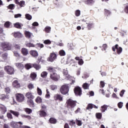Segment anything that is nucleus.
Masks as SVG:
<instances>
[{
  "instance_id": "f257e3e1",
  "label": "nucleus",
  "mask_w": 128,
  "mask_h": 128,
  "mask_svg": "<svg viewBox=\"0 0 128 128\" xmlns=\"http://www.w3.org/2000/svg\"><path fill=\"white\" fill-rule=\"evenodd\" d=\"M48 70L50 74V78L55 82H58L60 80V75L56 74V68L52 67H48Z\"/></svg>"
},
{
  "instance_id": "f03ea898",
  "label": "nucleus",
  "mask_w": 128,
  "mask_h": 128,
  "mask_svg": "<svg viewBox=\"0 0 128 128\" xmlns=\"http://www.w3.org/2000/svg\"><path fill=\"white\" fill-rule=\"evenodd\" d=\"M0 49L2 50H12V45L6 42H0Z\"/></svg>"
},
{
  "instance_id": "7ed1b4c3",
  "label": "nucleus",
  "mask_w": 128,
  "mask_h": 128,
  "mask_svg": "<svg viewBox=\"0 0 128 128\" xmlns=\"http://www.w3.org/2000/svg\"><path fill=\"white\" fill-rule=\"evenodd\" d=\"M69 91L68 84H64L60 88V92L62 94H68Z\"/></svg>"
},
{
  "instance_id": "20e7f679",
  "label": "nucleus",
  "mask_w": 128,
  "mask_h": 128,
  "mask_svg": "<svg viewBox=\"0 0 128 128\" xmlns=\"http://www.w3.org/2000/svg\"><path fill=\"white\" fill-rule=\"evenodd\" d=\"M67 104L68 108L72 109L76 106V102L72 99H69L67 101Z\"/></svg>"
},
{
  "instance_id": "39448f33",
  "label": "nucleus",
  "mask_w": 128,
  "mask_h": 128,
  "mask_svg": "<svg viewBox=\"0 0 128 128\" xmlns=\"http://www.w3.org/2000/svg\"><path fill=\"white\" fill-rule=\"evenodd\" d=\"M4 70L8 74H14V69L11 66H6L4 67Z\"/></svg>"
},
{
  "instance_id": "423d86ee",
  "label": "nucleus",
  "mask_w": 128,
  "mask_h": 128,
  "mask_svg": "<svg viewBox=\"0 0 128 128\" xmlns=\"http://www.w3.org/2000/svg\"><path fill=\"white\" fill-rule=\"evenodd\" d=\"M56 54L54 52H52L50 54V56L47 58L48 62H54L56 59Z\"/></svg>"
},
{
  "instance_id": "0eeeda50",
  "label": "nucleus",
  "mask_w": 128,
  "mask_h": 128,
  "mask_svg": "<svg viewBox=\"0 0 128 128\" xmlns=\"http://www.w3.org/2000/svg\"><path fill=\"white\" fill-rule=\"evenodd\" d=\"M74 92L76 96H80V95L82 94V88L78 86H76L74 88Z\"/></svg>"
},
{
  "instance_id": "6e6552de",
  "label": "nucleus",
  "mask_w": 128,
  "mask_h": 128,
  "mask_svg": "<svg viewBox=\"0 0 128 128\" xmlns=\"http://www.w3.org/2000/svg\"><path fill=\"white\" fill-rule=\"evenodd\" d=\"M17 102H24V96L22 94H16Z\"/></svg>"
},
{
  "instance_id": "1a4fd4ad",
  "label": "nucleus",
  "mask_w": 128,
  "mask_h": 128,
  "mask_svg": "<svg viewBox=\"0 0 128 128\" xmlns=\"http://www.w3.org/2000/svg\"><path fill=\"white\" fill-rule=\"evenodd\" d=\"M18 124H22V122H14L12 121L10 123V126L13 128H18Z\"/></svg>"
},
{
  "instance_id": "9d476101",
  "label": "nucleus",
  "mask_w": 128,
  "mask_h": 128,
  "mask_svg": "<svg viewBox=\"0 0 128 128\" xmlns=\"http://www.w3.org/2000/svg\"><path fill=\"white\" fill-rule=\"evenodd\" d=\"M86 24L87 28L89 30L94 27V23L92 22H90L88 23H86Z\"/></svg>"
},
{
  "instance_id": "9b49d317",
  "label": "nucleus",
  "mask_w": 128,
  "mask_h": 128,
  "mask_svg": "<svg viewBox=\"0 0 128 128\" xmlns=\"http://www.w3.org/2000/svg\"><path fill=\"white\" fill-rule=\"evenodd\" d=\"M63 74L65 76L66 80H68L70 78V76L68 75V72L67 69H64L63 70Z\"/></svg>"
},
{
  "instance_id": "f8f14e48",
  "label": "nucleus",
  "mask_w": 128,
  "mask_h": 128,
  "mask_svg": "<svg viewBox=\"0 0 128 128\" xmlns=\"http://www.w3.org/2000/svg\"><path fill=\"white\" fill-rule=\"evenodd\" d=\"M16 4H18V6H20V7L18 8V9L20 10V8H24V6H26V2L24 0H22L18 2V3H17Z\"/></svg>"
},
{
  "instance_id": "ddd939ff",
  "label": "nucleus",
  "mask_w": 128,
  "mask_h": 128,
  "mask_svg": "<svg viewBox=\"0 0 128 128\" xmlns=\"http://www.w3.org/2000/svg\"><path fill=\"white\" fill-rule=\"evenodd\" d=\"M8 98H10V96L8 95L2 94L0 96V100H8Z\"/></svg>"
},
{
  "instance_id": "4468645a",
  "label": "nucleus",
  "mask_w": 128,
  "mask_h": 128,
  "mask_svg": "<svg viewBox=\"0 0 128 128\" xmlns=\"http://www.w3.org/2000/svg\"><path fill=\"white\" fill-rule=\"evenodd\" d=\"M14 38H22V34L20 32H15L14 33Z\"/></svg>"
},
{
  "instance_id": "2eb2a0df",
  "label": "nucleus",
  "mask_w": 128,
  "mask_h": 128,
  "mask_svg": "<svg viewBox=\"0 0 128 128\" xmlns=\"http://www.w3.org/2000/svg\"><path fill=\"white\" fill-rule=\"evenodd\" d=\"M54 98L55 100H60V102H62V96L60 94H56L54 96Z\"/></svg>"
},
{
  "instance_id": "dca6fc26",
  "label": "nucleus",
  "mask_w": 128,
  "mask_h": 128,
  "mask_svg": "<svg viewBox=\"0 0 128 128\" xmlns=\"http://www.w3.org/2000/svg\"><path fill=\"white\" fill-rule=\"evenodd\" d=\"M30 54L32 56H34V58H36V56H38V52L36 50H31L30 52Z\"/></svg>"
},
{
  "instance_id": "f3484780",
  "label": "nucleus",
  "mask_w": 128,
  "mask_h": 128,
  "mask_svg": "<svg viewBox=\"0 0 128 128\" xmlns=\"http://www.w3.org/2000/svg\"><path fill=\"white\" fill-rule=\"evenodd\" d=\"M115 48H116V52L118 54H120L122 52V48L120 47H118V44H116L115 46Z\"/></svg>"
},
{
  "instance_id": "a211bd4d",
  "label": "nucleus",
  "mask_w": 128,
  "mask_h": 128,
  "mask_svg": "<svg viewBox=\"0 0 128 128\" xmlns=\"http://www.w3.org/2000/svg\"><path fill=\"white\" fill-rule=\"evenodd\" d=\"M0 110L2 112V114H4L5 112H6V107L4 105H1L0 106Z\"/></svg>"
},
{
  "instance_id": "6ab92c4d",
  "label": "nucleus",
  "mask_w": 128,
  "mask_h": 128,
  "mask_svg": "<svg viewBox=\"0 0 128 128\" xmlns=\"http://www.w3.org/2000/svg\"><path fill=\"white\" fill-rule=\"evenodd\" d=\"M16 66L18 68H20V70H23L24 68V66L22 63H16Z\"/></svg>"
},
{
  "instance_id": "aec40b11",
  "label": "nucleus",
  "mask_w": 128,
  "mask_h": 128,
  "mask_svg": "<svg viewBox=\"0 0 128 128\" xmlns=\"http://www.w3.org/2000/svg\"><path fill=\"white\" fill-rule=\"evenodd\" d=\"M12 86L14 88H20V84L17 80H14L12 83Z\"/></svg>"
},
{
  "instance_id": "412c9836",
  "label": "nucleus",
  "mask_w": 128,
  "mask_h": 128,
  "mask_svg": "<svg viewBox=\"0 0 128 128\" xmlns=\"http://www.w3.org/2000/svg\"><path fill=\"white\" fill-rule=\"evenodd\" d=\"M22 52L24 56H26V54H28V50L26 48H22Z\"/></svg>"
},
{
  "instance_id": "4be33fe9",
  "label": "nucleus",
  "mask_w": 128,
  "mask_h": 128,
  "mask_svg": "<svg viewBox=\"0 0 128 128\" xmlns=\"http://www.w3.org/2000/svg\"><path fill=\"white\" fill-rule=\"evenodd\" d=\"M10 112L11 114H14V116H16V118H18V116H20V112H16V111L10 110Z\"/></svg>"
},
{
  "instance_id": "5701e85b",
  "label": "nucleus",
  "mask_w": 128,
  "mask_h": 128,
  "mask_svg": "<svg viewBox=\"0 0 128 128\" xmlns=\"http://www.w3.org/2000/svg\"><path fill=\"white\" fill-rule=\"evenodd\" d=\"M26 96L28 100H32V98H34V96H32V94L30 92H28L26 94Z\"/></svg>"
},
{
  "instance_id": "b1692460",
  "label": "nucleus",
  "mask_w": 128,
  "mask_h": 128,
  "mask_svg": "<svg viewBox=\"0 0 128 128\" xmlns=\"http://www.w3.org/2000/svg\"><path fill=\"white\" fill-rule=\"evenodd\" d=\"M108 106H106V104H104V106H102L101 107L102 112H106V110H108Z\"/></svg>"
},
{
  "instance_id": "393cba45",
  "label": "nucleus",
  "mask_w": 128,
  "mask_h": 128,
  "mask_svg": "<svg viewBox=\"0 0 128 128\" xmlns=\"http://www.w3.org/2000/svg\"><path fill=\"white\" fill-rule=\"evenodd\" d=\"M76 124L78 126H82V120H78V119L76 118Z\"/></svg>"
},
{
  "instance_id": "a878e982",
  "label": "nucleus",
  "mask_w": 128,
  "mask_h": 128,
  "mask_svg": "<svg viewBox=\"0 0 128 128\" xmlns=\"http://www.w3.org/2000/svg\"><path fill=\"white\" fill-rule=\"evenodd\" d=\"M26 44L28 48H36V45L32 43V42H27Z\"/></svg>"
},
{
  "instance_id": "bb28decb",
  "label": "nucleus",
  "mask_w": 128,
  "mask_h": 128,
  "mask_svg": "<svg viewBox=\"0 0 128 128\" xmlns=\"http://www.w3.org/2000/svg\"><path fill=\"white\" fill-rule=\"evenodd\" d=\"M4 26L5 28H12V23H10V22H6L4 23Z\"/></svg>"
},
{
  "instance_id": "cd10ccee",
  "label": "nucleus",
  "mask_w": 128,
  "mask_h": 128,
  "mask_svg": "<svg viewBox=\"0 0 128 128\" xmlns=\"http://www.w3.org/2000/svg\"><path fill=\"white\" fill-rule=\"evenodd\" d=\"M49 122H50V124H56V119L53 118H51L49 120Z\"/></svg>"
},
{
  "instance_id": "c85d7f7f",
  "label": "nucleus",
  "mask_w": 128,
  "mask_h": 128,
  "mask_svg": "<svg viewBox=\"0 0 128 128\" xmlns=\"http://www.w3.org/2000/svg\"><path fill=\"white\" fill-rule=\"evenodd\" d=\"M32 64H25V68H26V70H30V68H32Z\"/></svg>"
},
{
  "instance_id": "c756f323",
  "label": "nucleus",
  "mask_w": 128,
  "mask_h": 128,
  "mask_svg": "<svg viewBox=\"0 0 128 128\" xmlns=\"http://www.w3.org/2000/svg\"><path fill=\"white\" fill-rule=\"evenodd\" d=\"M32 33H30V32L26 31L25 32V36L26 38H30V37L32 36Z\"/></svg>"
},
{
  "instance_id": "7c9ffc66",
  "label": "nucleus",
  "mask_w": 128,
  "mask_h": 128,
  "mask_svg": "<svg viewBox=\"0 0 128 128\" xmlns=\"http://www.w3.org/2000/svg\"><path fill=\"white\" fill-rule=\"evenodd\" d=\"M28 104L30 106H32V108H34V100H32V99L28 100Z\"/></svg>"
},
{
  "instance_id": "2f4dec72",
  "label": "nucleus",
  "mask_w": 128,
  "mask_h": 128,
  "mask_svg": "<svg viewBox=\"0 0 128 128\" xmlns=\"http://www.w3.org/2000/svg\"><path fill=\"white\" fill-rule=\"evenodd\" d=\"M39 114L40 116H46V112L42 110L39 112Z\"/></svg>"
},
{
  "instance_id": "473e14b6",
  "label": "nucleus",
  "mask_w": 128,
  "mask_h": 128,
  "mask_svg": "<svg viewBox=\"0 0 128 128\" xmlns=\"http://www.w3.org/2000/svg\"><path fill=\"white\" fill-rule=\"evenodd\" d=\"M82 88L84 90H88L90 88V84L88 83H84L82 84Z\"/></svg>"
},
{
  "instance_id": "72a5a7b5",
  "label": "nucleus",
  "mask_w": 128,
  "mask_h": 128,
  "mask_svg": "<svg viewBox=\"0 0 128 128\" xmlns=\"http://www.w3.org/2000/svg\"><path fill=\"white\" fill-rule=\"evenodd\" d=\"M48 72L46 71H44L41 73V76L42 78H44L48 76Z\"/></svg>"
},
{
  "instance_id": "f704fd0d",
  "label": "nucleus",
  "mask_w": 128,
  "mask_h": 128,
  "mask_svg": "<svg viewBox=\"0 0 128 128\" xmlns=\"http://www.w3.org/2000/svg\"><path fill=\"white\" fill-rule=\"evenodd\" d=\"M72 62H74V60L70 58V57H68L67 58V62L66 64H72Z\"/></svg>"
},
{
  "instance_id": "c9c22d12",
  "label": "nucleus",
  "mask_w": 128,
  "mask_h": 128,
  "mask_svg": "<svg viewBox=\"0 0 128 128\" xmlns=\"http://www.w3.org/2000/svg\"><path fill=\"white\" fill-rule=\"evenodd\" d=\"M50 30H51L50 27L48 26H46L44 29L45 32H46V34H50Z\"/></svg>"
},
{
  "instance_id": "e433bc0d",
  "label": "nucleus",
  "mask_w": 128,
  "mask_h": 128,
  "mask_svg": "<svg viewBox=\"0 0 128 128\" xmlns=\"http://www.w3.org/2000/svg\"><path fill=\"white\" fill-rule=\"evenodd\" d=\"M59 54L61 56H66V52H64V50H60L59 52Z\"/></svg>"
},
{
  "instance_id": "4c0bfd02",
  "label": "nucleus",
  "mask_w": 128,
  "mask_h": 128,
  "mask_svg": "<svg viewBox=\"0 0 128 128\" xmlns=\"http://www.w3.org/2000/svg\"><path fill=\"white\" fill-rule=\"evenodd\" d=\"M32 66H34L36 70H40L41 68L40 66L36 64H33Z\"/></svg>"
},
{
  "instance_id": "58836bf2",
  "label": "nucleus",
  "mask_w": 128,
  "mask_h": 128,
  "mask_svg": "<svg viewBox=\"0 0 128 128\" xmlns=\"http://www.w3.org/2000/svg\"><path fill=\"white\" fill-rule=\"evenodd\" d=\"M30 78L32 80H35L36 78V74L35 72H32L30 74Z\"/></svg>"
},
{
  "instance_id": "ea45409f",
  "label": "nucleus",
  "mask_w": 128,
  "mask_h": 128,
  "mask_svg": "<svg viewBox=\"0 0 128 128\" xmlns=\"http://www.w3.org/2000/svg\"><path fill=\"white\" fill-rule=\"evenodd\" d=\"M85 2L86 4H92L94 2V0H86Z\"/></svg>"
},
{
  "instance_id": "a19ab883",
  "label": "nucleus",
  "mask_w": 128,
  "mask_h": 128,
  "mask_svg": "<svg viewBox=\"0 0 128 128\" xmlns=\"http://www.w3.org/2000/svg\"><path fill=\"white\" fill-rule=\"evenodd\" d=\"M25 112H26L28 114H32V109L29 108H26L25 109Z\"/></svg>"
},
{
  "instance_id": "79ce46f5",
  "label": "nucleus",
  "mask_w": 128,
  "mask_h": 128,
  "mask_svg": "<svg viewBox=\"0 0 128 128\" xmlns=\"http://www.w3.org/2000/svg\"><path fill=\"white\" fill-rule=\"evenodd\" d=\"M2 58L4 60H6L8 58V54L4 53L2 54Z\"/></svg>"
},
{
  "instance_id": "37998d69",
  "label": "nucleus",
  "mask_w": 128,
  "mask_h": 128,
  "mask_svg": "<svg viewBox=\"0 0 128 128\" xmlns=\"http://www.w3.org/2000/svg\"><path fill=\"white\" fill-rule=\"evenodd\" d=\"M42 98L40 96H38L36 99V102H37V104H40L42 102Z\"/></svg>"
},
{
  "instance_id": "c03bdc74",
  "label": "nucleus",
  "mask_w": 128,
  "mask_h": 128,
  "mask_svg": "<svg viewBox=\"0 0 128 128\" xmlns=\"http://www.w3.org/2000/svg\"><path fill=\"white\" fill-rule=\"evenodd\" d=\"M36 48H44V46L43 44L38 43L35 45Z\"/></svg>"
},
{
  "instance_id": "a18cd8bd",
  "label": "nucleus",
  "mask_w": 128,
  "mask_h": 128,
  "mask_svg": "<svg viewBox=\"0 0 128 128\" xmlns=\"http://www.w3.org/2000/svg\"><path fill=\"white\" fill-rule=\"evenodd\" d=\"M25 16H26V20H32V16L30 14H26L25 15Z\"/></svg>"
},
{
  "instance_id": "49530a36",
  "label": "nucleus",
  "mask_w": 128,
  "mask_h": 128,
  "mask_svg": "<svg viewBox=\"0 0 128 128\" xmlns=\"http://www.w3.org/2000/svg\"><path fill=\"white\" fill-rule=\"evenodd\" d=\"M44 44H52V42L50 40H44Z\"/></svg>"
},
{
  "instance_id": "de8ad7c7",
  "label": "nucleus",
  "mask_w": 128,
  "mask_h": 128,
  "mask_svg": "<svg viewBox=\"0 0 128 128\" xmlns=\"http://www.w3.org/2000/svg\"><path fill=\"white\" fill-rule=\"evenodd\" d=\"M62 40H60V42H57V43L56 44L57 46H64V43H62Z\"/></svg>"
},
{
  "instance_id": "09e8293b",
  "label": "nucleus",
  "mask_w": 128,
  "mask_h": 128,
  "mask_svg": "<svg viewBox=\"0 0 128 128\" xmlns=\"http://www.w3.org/2000/svg\"><path fill=\"white\" fill-rule=\"evenodd\" d=\"M28 86L29 90H32V88H34V84H32V83L29 84Z\"/></svg>"
},
{
  "instance_id": "8fccbe9b",
  "label": "nucleus",
  "mask_w": 128,
  "mask_h": 128,
  "mask_svg": "<svg viewBox=\"0 0 128 128\" xmlns=\"http://www.w3.org/2000/svg\"><path fill=\"white\" fill-rule=\"evenodd\" d=\"M37 92L39 96H42V90H40V88L38 87L37 88Z\"/></svg>"
},
{
  "instance_id": "3c124183",
  "label": "nucleus",
  "mask_w": 128,
  "mask_h": 128,
  "mask_svg": "<svg viewBox=\"0 0 128 128\" xmlns=\"http://www.w3.org/2000/svg\"><path fill=\"white\" fill-rule=\"evenodd\" d=\"M14 26L15 28H21L20 24L19 22H16V24H14Z\"/></svg>"
},
{
  "instance_id": "603ef678",
  "label": "nucleus",
  "mask_w": 128,
  "mask_h": 128,
  "mask_svg": "<svg viewBox=\"0 0 128 128\" xmlns=\"http://www.w3.org/2000/svg\"><path fill=\"white\" fill-rule=\"evenodd\" d=\"M22 118H28V120H30L32 118V117L30 116H26L24 114H22L21 115Z\"/></svg>"
},
{
  "instance_id": "864d4df0",
  "label": "nucleus",
  "mask_w": 128,
  "mask_h": 128,
  "mask_svg": "<svg viewBox=\"0 0 128 128\" xmlns=\"http://www.w3.org/2000/svg\"><path fill=\"white\" fill-rule=\"evenodd\" d=\"M75 14H76V16H80V10H76L75 12Z\"/></svg>"
},
{
  "instance_id": "5fc2aeb1",
  "label": "nucleus",
  "mask_w": 128,
  "mask_h": 128,
  "mask_svg": "<svg viewBox=\"0 0 128 128\" xmlns=\"http://www.w3.org/2000/svg\"><path fill=\"white\" fill-rule=\"evenodd\" d=\"M124 12L126 14H128V4H124Z\"/></svg>"
},
{
  "instance_id": "6e6d98bb",
  "label": "nucleus",
  "mask_w": 128,
  "mask_h": 128,
  "mask_svg": "<svg viewBox=\"0 0 128 128\" xmlns=\"http://www.w3.org/2000/svg\"><path fill=\"white\" fill-rule=\"evenodd\" d=\"M8 8H10V10H14V4H10L8 6Z\"/></svg>"
},
{
  "instance_id": "4d7b16f0",
  "label": "nucleus",
  "mask_w": 128,
  "mask_h": 128,
  "mask_svg": "<svg viewBox=\"0 0 128 128\" xmlns=\"http://www.w3.org/2000/svg\"><path fill=\"white\" fill-rule=\"evenodd\" d=\"M118 106L119 108H122L124 106V103L122 102H119Z\"/></svg>"
},
{
  "instance_id": "13d9d810",
  "label": "nucleus",
  "mask_w": 128,
  "mask_h": 128,
  "mask_svg": "<svg viewBox=\"0 0 128 128\" xmlns=\"http://www.w3.org/2000/svg\"><path fill=\"white\" fill-rule=\"evenodd\" d=\"M13 52L14 54V56H16V58H20V54L18 52V51H14Z\"/></svg>"
},
{
  "instance_id": "bf43d9fd",
  "label": "nucleus",
  "mask_w": 128,
  "mask_h": 128,
  "mask_svg": "<svg viewBox=\"0 0 128 128\" xmlns=\"http://www.w3.org/2000/svg\"><path fill=\"white\" fill-rule=\"evenodd\" d=\"M50 88L52 90H56L58 88V86L56 85H52L50 86Z\"/></svg>"
},
{
  "instance_id": "052dcab7",
  "label": "nucleus",
  "mask_w": 128,
  "mask_h": 128,
  "mask_svg": "<svg viewBox=\"0 0 128 128\" xmlns=\"http://www.w3.org/2000/svg\"><path fill=\"white\" fill-rule=\"evenodd\" d=\"M102 115L101 113L96 114V117L97 118H99L100 120V118H102Z\"/></svg>"
},
{
  "instance_id": "680f3d73",
  "label": "nucleus",
  "mask_w": 128,
  "mask_h": 128,
  "mask_svg": "<svg viewBox=\"0 0 128 128\" xmlns=\"http://www.w3.org/2000/svg\"><path fill=\"white\" fill-rule=\"evenodd\" d=\"M94 108V104H89L86 110H92Z\"/></svg>"
},
{
  "instance_id": "e2e57ef3",
  "label": "nucleus",
  "mask_w": 128,
  "mask_h": 128,
  "mask_svg": "<svg viewBox=\"0 0 128 128\" xmlns=\"http://www.w3.org/2000/svg\"><path fill=\"white\" fill-rule=\"evenodd\" d=\"M124 92H126V90H121V92H120V96H121V98H122V96H124Z\"/></svg>"
},
{
  "instance_id": "0e129e2a",
  "label": "nucleus",
  "mask_w": 128,
  "mask_h": 128,
  "mask_svg": "<svg viewBox=\"0 0 128 128\" xmlns=\"http://www.w3.org/2000/svg\"><path fill=\"white\" fill-rule=\"evenodd\" d=\"M78 64L79 66H82V64H84V60L82 59L80 60L78 62Z\"/></svg>"
},
{
  "instance_id": "69168bd1",
  "label": "nucleus",
  "mask_w": 128,
  "mask_h": 128,
  "mask_svg": "<svg viewBox=\"0 0 128 128\" xmlns=\"http://www.w3.org/2000/svg\"><path fill=\"white\" fill-rule=\"evenodd\" d=\"M42 110L46 111V106L44 104H42Z\"/></svg>"
},
{
  "instance_id": "338daca9",
  "label": "nucleus",
  "mask_w": 128,
  "mask_h": 128,
  "mask_svg": "<svg viewBox=\"0 0 128 128\" xmlns=\"http://www.w3.org/2000/svg\"><path fill=\"white\" fill-rule=\"evenodd\" d=\"M105 14L106 16L110 14V12L106 9H104Z\"/></svg>"
},
{
  "instance_id": "774afa93",
  "label": "nucleus",
  "mask_w": 128,
  "mask_h": 128,
  "mask_svg": "<svg viewBox=\"0 0 128 128\" xmlns=\"http://www.w3.org/2000/svg\"><path fill=\"white\" fill-rule=\"evenodd\" d=\"M68 48L69 50H72V44H68Z\"/></svg>"
}]
</instances>
